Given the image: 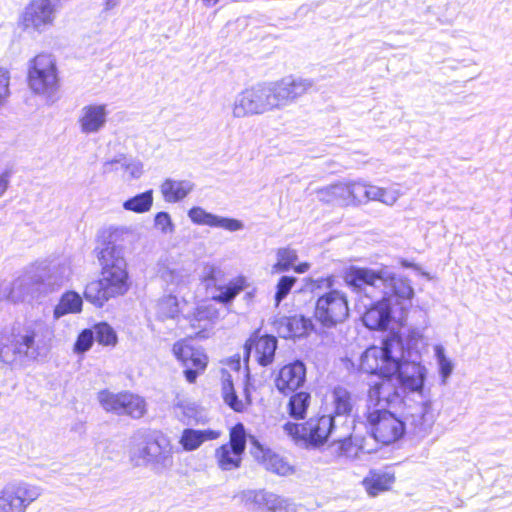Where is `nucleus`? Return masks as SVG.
Here are the masks:
<instances>
[{
    "mask_svg": "<svg viewBox=\"0 0 512 512\" xmlns=\"http://www.w3.org/2000/svg\"><path fill=\"white\" fill-rule=\"evenodd\" d=\"M10 83V72L5 67H0V106H2L8 98Z\"/></svg>",
    "mask_w": 512,
    "mask_h": 512,
    "instance_id": "obj_56",
    "label": "nucleus"
},
{
    "mask_svg": "<svg viewBox=\"0 0 512 512\" xmlns=\"http://www.w3.org/2000/svg\"><path fill=\"white\" fill-rule=\"evenodd\" d=\"M200 430L191 428L184 429L180 439V444L185 451H193L201 446L203 438L200 437Z\"/></svg>",
    "mask_w": 512,
    "mask_h": 512,
    "instance_id": "obj_48",
    "label": "nucleus"
},
{
    "mask_svg": "<svg viewBox=\"0 0 512 512\" xmlns=\"http://www.w3.org/2000/svg\"><path fill=\"white\" fill-rule=\"evenodd\" d=\"M245 288V279L238 277L230 281L227 285L216 286L218 294L212 296V300L222 304L232 302L235 297Z\"/></svg>",
    "mask_w": 512,
    "mask_h": 512,
    "instance_id": "obj_35",
    "label": "nucleus"
},
{
    "mask_svg": "<svg viewBox=\"0 0 512 512\" xmlns=\"http://www.w3.org/2000/svg\"><path fill=\"white\" fill-rule=\"evenodd\" d=\"M200 437L203 438V442L207 440H214L217 439L220 436L219 431L207 429V430H200Z\"/></svg>",
    "mask_w": 512,
    "mask_h": 512,
    "instance_id": "obj_58",
    "label": "nucleus"
},
{
    "mask_svg": "<svg viewBox=\"0 0 512 512\" xmlns=\"http://www.w3.org/2000/svg\"><path fill=\"white\" fill-rule=\"evenodd\" d=\"M194 188L187 180L166 179L160 186V191L166 202L176 203L184 199Z\"/></svg>",
    "mask_w": 512,
    "mask_h": 512,
    "instance_id": "obj_26",
    "label": "nucleus"
},
{
    "mask_svg": "<svg viewBox=\"0 0 512 512\" xmlns=\"http://www.w3.org/2000/svg\"><path fill=\"white\" fill-rule=\"evenodd\" d=\"M331 397L334 413L337 417L351 415L355 405V397L350 391L342 386H337L333 389Z\"/></svg>",
    "mask_w": 512,
    "mask_h": 512,
    "instance_id": "obj_27",
    "label": "nucleus"
},
{
    "mask_svg": "<svg viewBox=\"0 0 512 512\" xmlns=\"http://www.w3.org/2000/svg\"><path fill=\"white\" fill-rule=\"evenodd\" d=\"M349 194V206H358L366 203L368 183L354 180L347 182Z\"/></svg>",
    "mask_w": 512,
    "mask_h": 512,
    "instance_id": "obj_44",
    "label": "nucleus"
},
{
    "mask_svg": "<svg viewBox=\"0 0 512 512\" xmlns=\"http://www.w3.org/2000/svg\"><path fill=\"white\" fill-rule=\"evenodd\" d=\"M162 279L168 284L179 286L186 282V276L180 271L176 269H165L161 273Z\"/></svg>",
    "mask_w": 512,
    "mask_h": 512,
    "instance_id": "obj_55",
    "label": "nucleus"
},
{
    "mask_svg": "<svg viewBox=\"0 0 512 512\" xmlns=\"http://www.w3.org/2000/svg\"><path fill=\"white\" fill-rule=\"evenodd\" d=\"M367 427L374 439L389 445L400 439L405 432V423L388 409L369 406L365 413Z\"/></svg>",
    "mask_w": 512,
    "mask_h": 512,
    "instance_id": "obj_9",
    "label": "nucleus"
},
{
    "mask_svg": "<svg viewBox=\"0 0 512 512\" xmlns=\"http://www.w3.org/2000/svg\"><path fill=\"white\" fill-rule=\"evenodd\" d=\"M120 3V0H105L104 2V11H109L117 7Z\"/></svg>",
    "mask_w": 512,
    "mask_h": 512,
    "instance_id": "obj_59",
    "label": "nucleus"
},
{
    "mask_svg": "<svg viewBox=\"0 0 512 512\" xmlns=\"http://www.w3.org/2000/svg\"><path fill=\"white\" fill-rule=\"evenodd\" d=\"M154 225L163 234L173 233L175 228L172 219L167 212H158L154 218Z\"/></svg>",
    "mask_w": 512,
    "mask_h": 512,
    "instance_id": "obj_54",
    "label": "nucleus"
},
{
    "mask_svg": "<svg viewBox=\"0 0 512 512\" xmlns=\"http://www.w3.org/2000/svg\"><path fill=\"white\" fill-rule=\"evenodd\" d=\"M28 85L36 94L52 95L58 87L55 60L50 54H38L29 62Z\"/></svg>",
    "mask_w": 512,
    "mask_h": 512,
    "instance_id": "obj_11",
    "label": "nucleus"
},
{
    "mask_svg": "<svg viewBox=\"0 0 512 512\" xmlns=\"http://www.w3.org/2000/svg\"><path fill=\"white\" fill-rule=\"evenodd\" d=\"M245 401L240 400L234 390L231 375L227 374L222 379V395L225 403L236 412H242L246 405L251 403L248 387L244 388Z\"/></svg>",
    "mask_w": 512,
    "mask_h": 512,
    "instance_id": "obj_28",
    "label": "nucleus"
},
{
    "mask_svg": "<svg viewBox=\"0 0 512 512\" xmlns=\"http://www.w3.org/2000/svg\"><path fill=\"white\" fill-rule=\"evenodd\" d=\"M97 398L105 411L112 412L117 415H123V405L125 404L126 392L113 393L109 390H102L98 393Z\"/></svg>",
    "mask_w": 512,
    "mask_h": 512,
    "instance_id": "obj_33",
    "label": "nucleus"
},
{
    "mask_svg": "<svg viewBox=\"0 0 512 512\" xmlns=\"http://www.w3.org/2000/svg\"><path fill=\"white\" fill-rule=\"evenodd\" d=\"M72 275L71 261L64 259L49 269L47 284L51 287H59L66 283Z\"/></svg>",
    "mask_w": 512,
    "mask_h": 512,
    "instance_id": "obj_34",
    "label": "nucleus"
},
{
    "mask_svg": "<svg viewBox=\"0 0 512 512\" xmlns=\"http://www.w3.org/2000/svg\"><path fill=\"white\" fill-rule=\"evenodd\" d=\"M36 332L27 329L25 333L19 335L15 342V353L30 360H35L40 355L39 345L36 341Z\"/></svg>",
    "mask_w": 512,
    "mask_h": 512,
    "instance_id": "obj_29",
    "label": "nucleus"
},
{
    "mask_svg": "<svg viewBox=\"0 0 512 512\" xmlns=\"http://www.w3.org/2000/svg\"><path fill=\"white\" fill-rule=\"evenodd\" d=\"M394 376H382L379 380L370 384L367 399L369 406L388 409V407L399 399V393L395 387Z\"/></svg>",
    "mask_w": 512,
    "mask_h": 512,
    "instance_id": "obj_18",
    "label": "nucleus"
},
{
    "mask_svg": "<svg viewBox=\"0 0 512 512\" xmlns=\"http://www.w3.org/2000/svg\"><path fill=\"white\" fill-rule=\"evenodd\" d=\"M283 429L292 438L302 439L313 447L325 444L331 437L333 441L341 443V450L347 455L351 429L345 423L337 424L335 416L331 414L312 417L301 425L287 422Z\"/></svg>",
    "mask_w": 512,
    "mask_h": 512,
    "instance_id": "obj_3",
    "label": "nucleus"
},
{
    "mask_svg": "<svg viewBox=\"0 0 512 512\" xmlns=\"http://www.w3.org/2000/svg\"><path fill=\"white\" fill-rule=\"evenodd\" d=\"M275 111L281 110L299 97L304 95L313 86L308 79L285 77L280 81L268 83Z\"/></svg>",
    "mask_w": 512,
    "mask_h": 512,
    "instance_id": "obj_14",
    "label": "nucleus"
},
{
    "mask_svg": "<svg viewBox=\"0 0 512 512\" xmlns=\"http://www.w3.org/2000/svg\"><path fill=\"white\" fill-rule=\"evenodd\" d=\"M104 172L124 170L131 178L138 179L143 173V164L139 160L128 159L124 156L107 161L103 165Z\"/></svg>",
    "mask_w": 512,
    "mask_h": 512,
    "instance_id": "obj_31",
    "label": "nucleus"
},
{
    "mask_svg": "<svg viewBox=\"0 0 512 512\" xmlns=\"http://www.w3.org/2000/svg\"><path fill=\"white\" fill-rule=\"evenodd\" d=\"M277 349V339L274 336H261L256 340L250 339L245 344V351L249 358L252 354L255 360L262 366L271 364Z\"/></svg>",
    "mask_w": 512,
    "mask_h": 512,
    "instance_id": "obj_22",
    "label": "nucleus"
},
{
    "mask_svg": "<svg viewBox=\"0 0 512 512\" xmlns=\"http://www.w3.org/2000/svg\"><path fill=\"white\" fill-rule=\"evenodd\" d=\"M246 449V433L243 424L238 423L230 430L229 443L215 450L214 458L222 471L236 470L241 466L242 455Z\"/></svg>",
    "mask_w": 512,
    "mask_h": 512,
    "instance_id": "obj_12",
    "label": "nucleus"
},
{
    "mask_svg": "<svg viewBox=\"0 0 512 512\" xmlns=\"http://www.w3.org/2000/svg\"><path fill=\"white\" fill-rule=\"evenodd\" d=\"M276 256L277 262L272 266V272L274 273L289 271L298 259L296 250L289 247L279 248Z\"/></svg>",
    "mask_w": 512,
    "mask_h": 512,
    "instance_id": "obj_42",
    "label": "nucleus"
},
{
    "mask_svg": "<svg viewBox=\"0 0 512 512\" xmlns=\"http://www.w3.org/2000/svg\"><path fill=\"white\" fill-rule=\"evenodd\" d=\"M313 330L312 320L302 315L283 317L277 321V332L285 339L304 337Z\"/></svg>",
    "mask_w": 512,
    "mask_h": 512,
    "instance_id": "obj_23",
    "label": "nucleus"
},
{
    "mask_svg": "<svg viewBox=\"0 0 512 512\" xmlns=\"http://www.w3.org/2000/svg\"><path fill=\"white\" fill-rule=\"evenodd\" d=\"M153 205V191L147 190L123 202V208L135 213L148 212Z\"/></svg>",
    "mask_w": 512,
    "mask_h": 512,
    "instance_id": "obj_39",
    "label": "nucleus"
},
{
    "mask_svg": "<svg viewBox=\"0 0 512 512\" xmlns=\"http://www.w3.org/2000/svg\"><path fill=\"white\" fill-rule=\"evenodd\" d=\"M94 340H95L94 333L91 329L83 330L79 334V336L76 340V343L74 345L75 352L84 353V352L88 351L91 348Z\"/></svg>",
    "mask_w": 512,
    "mask_h": 512,
    "instance_id": "obj_53",
    "label": "nucleus"
},
{
    "mask_svg": "<svg viewBox=\"0 0 512 512\" xmlns=\"http://www.w3.org/2000/svg\"><path fill=\"white\" fill-rule=\"evenodd\" d=\"M174 413L184 423L196 419L198 415V406L196 403L178 399L174 404Z\"/></svg>",
    "mask_w": 512,
    "mask_h": 512,
    "instance_id": "obj_46",
    "label": "nucleus"
},
{
    "mask_svg": "<svg viewBox=\"0 0 512 512\" xmlns=\"http://www.w3.org/2000/svg\"><path fill=\"white\" fill-rule=\"evenodd\" d=\"M188 217L196 225H205L213 228L216 215L207 212L200 206H195L188 211Z\"/></svg>",
    "mask_w": 512,
    "mask_h": 512,
    "instance_id": "obj_47",
    "label": "nucleus"
},
{
    "mask_svg": "<svg viewBox=\"0 0 512 512\" xmlns=\"http://www.w3.org/2000/svg\"><path fill=\"white\" fill-rule=\"evenodd\" d=\"M401 193L396 189L381 188L372 184H368L366 203L368 201H379L386 205L392 206L399 199Z\"/></svg>",
    "mask_w": 512,
    "mask_h": 512,
    "instance_id": "obj_38",
    "label": "nucleus"
},
{
    "mask_svg": "<svg viewBox=\"0 0 512 512\" xmlns=\"http://www.w3.org/2000/svg\"><path fill=\"white\" fill-rule=\"evenodd\" d=\"M432 402L429 399L422 400L414 406H409L405 413V426L408 425L418 437L428 435L436 421Z\"/></svg>",
    "mask_w": 512,
    "mask_h": 512,
    "instance_id": "obj_17",
    "label": "nucleus"
},
{
    "mask_svg": "<svg viewBox=\"0 0 512 512\" xmlns=\"http://www.w3.org/2000/svg\"><path fill=\"white\" fill-rule=\"evenodd\" d=\"M382 298L374 303L364 304L368 307L364 313L362 320L366 327L371 330H383L386 329L391 321L392 307L399 306L400 310L404 311L406 308H402L400 303H397L395 295H384L381 294Z\"/></svg>",
    "mask_w": 512,
    "mask_h": 512,
    "instance_id": "obj_15",
    "label": "nucleus"
},
{
    "mask_svg": "<svg viewBox=\"0 0 512 512\" xmlns=\"http://www.w3.org/2000/svg\"><path fill=\"white\" fill-rule=\"evenodd\" d=\"M346 286L359 298L372 299L377 294L395 295L402 308L411 306L414 290L410 282L396 277L387 268L373 269L351 265L343 270Z\"/></svg>",
    "mask_w": 512,
    "mask_h": 512,
    "instance_id": "obj_2",
    "label": "nucleus"
},
{
    "mask_svg": "<svg viewBox=\"0 0 512 512\" xmlns=\"http://www.w3.org/2000/svg\"><path fill=\"white\" fill-rule=\"evenodd\" d=\"M95 340L105 346H114L117 343V335L114 329L107 323H98L93 327Z\"/></svg>",
    "mask_w": 512,
    "mask_h": 512,
    "instance_id": "obj_45",
    "label": "nucleus"
},
{
    "mask_svg": "<svg viewBox=\"0 0 512 512\" xmlns=\"http://www.w3.org/2000/svg\"><path fill=\"white\" fill-rule=\"evenodd\" d=\"M219 317V311L213 303H202L197 306L193 313L192 326L206 329Z\"/></svg>",
    "mask_w": 512,
    "mask_h": 512,
    "instance_id": "obj_32",
    "label": "nucleus"
},
{
    "mask_svg": "<svg viewBox=\"0 0 512 512\" xmlns=\"http://www.w3.org/2000/svg\"><path fill=\"white\" fill-rule=\"evenodd\" d=\"M435 356L439 365V372L442 382L445 384L448 377L452 374L453 364L445 355V349L442 345H436L434 348Z\"/></svg>",
    "mask_w": 512,
    "mask_h": 512,
    "instance_id": "obj_49",
    "label": "nucleus"
},
{
    "mask_svg": "<svg viewBox=\"0 0 512 512\" xmlns=\"http://www.w3.org/2000/svg\"><path fill=\"white\" fill-rule=\"evenodd\" d=\"M97 258L101 266V277L86 285L84 297L101 308L110 299L125 295L130 282L123 247L108 241L97 251Z\"/></svg>",
    "mask_w": 512,
    "mask_h": 512,
    "instance_id": "obj_1",
    "label": "nucleus"
},
{
    "mask_svg": "<svg viewBox=\"0 0 512 512\" xmlns=\"http://www.w3.org/2000/svg\"><path fill=\"white\" fill-rule=\"evenodd\" d=\"M275 111L268 83L257 84L238 93L232 103V116L246 118Z\"/></svg>",
    "mask_w": 512,
    "mask_h": 512,
    "instance_id": "obj_8",
    "label": "nucleus"
},
{
    "mask_svg": "<svg viewBox=\"0 0 512 512\" xmlns=\"http://www.w3.org/2000/svg\"><path fill=\"white\" fill-rule=\"evenodd\" d=\"M213 228H222L229 232H236L242 230L244 228V224L238 219L216 215Z\"/></svg>",
    "mask_w": 512,
    "mask_h": 512,
    "instance_id": "obj_51",
    "label": "nucleus"
},
{
    "mask_svg": "<svg viewBox=\"0 0 512 512\" xmlns=\"http://www.w3.org/2000/svg\"><path fill=\"white\" fill-rule=\"evenodd\" d=\"M266 496L267 491L264 490H244L234 498L248 510H262L265 509Z\"/></svg>",
    "mask_w": 512,
    "mask_h": 512,
    "instance_id": "obj_37",
    "label": "nucleus"
},
{
    "mask_svg": "<svg viewBox=\"0 0 512 512\" xmlns=\"http://www.w3.org/2000/svg\"><path fill=\"white\" fill-rule=\"evenodd\" d=\"M179 311L177 297L171 294L160 298L155 305L156 317L161 321L175 319Z\"/></svg>",
    "mask_w": 512,
    "mask_h": 512,
    "instance_id": "obj_36",
    "label": "nucleus"
},
{
    "mask_svg": "<svg viewBox=\"0 0 512 512\" xmlns=\"http://www.w3.org/2000/svg\"><path fill=\"white\" fill-rule=\"evenodd\" d=\"M394 475L380 470H371L362 480V485L369 496H377L387 491L394 483Z\"/></svg>",
    "mask_w": 512,
    "mask_h": 512,
    "instance_id": "obj_25",
    "label": "nucleus"
},
{
    "mask_svg": "<svg viewBox=\"0 0 512 512\" xmlns=\"http://www.w3.org/2000/svg\"><path fill=\"white\" fill-rule=\"evenodd\" d=\"M130 460L136 467H150L155 473H163L173 466L171 441L160 431L145 433L143 445L131 450Z\"/></svg>",
    "mask_w": 512,
    "mask_h": 512,
    "instance_id": "obj_4",
    "label": "nucleus"
},
{
    "mask_svg": "<svg viewBox=\"0 0 512 512\" xmlns=\"http://www.w3.org/2000/svg\"><path fill=\"white\" fill-rule=\"evenodd\" d=\"M205 7H213L215 6L219 0H201Z\"/></svg>",
    "mask_w": 512,
    "mask_h": 512,
    "instance_id": "obj_61",
    "label": "nucleus"
},
{
    "mask_svg": "<svg viewBox=\"0 0 512 512\" xmlns=\"http://www.w3.org/2000/svg\"><path fill=\"white\" fill-rule=\"evenodd\" d=\"M83 305L82 297L75 291L65 292L59 303L54 308V318L59 319L66 314H76L81 312Z\"/></svg>",
    "mask_w": 512,
    "mask_h": 512,
    "instance_id": "obj_30",
    "label": "nucleus"
},
{
    "mask_svg": "<svg viewBox=\"0 0 512 512\" xmlns=\"http://www.w3.org/2000/svg\"><path fill=\"white\" fill-rule=\"evenodd\" d=\"M306 379L305 365L300 361L283 366L276 379L275 386L280 393L288 395L300 388Z\"/></svg>",
    "mask_w": 512,
    "mask_h": 512,
    "instance_id": "obj_20",
    "label": "nucleus"
},
{
    "mask_svg": "<svg viewBox=\"0 0 512 512\" xmlns=\"http://www.w3.org/2000/svg\"><path fill=\"white\" fill-rule=\"evenodd\" d=\"M319 201L326 204L349 206V194L347 182H338L316 191Z\"/></svg>",
    "mask_w": 512,
    "mask_h": 512,
    "instance_id": "obj_24",
    "label": "nucleus"
},
{
    "mask_svg": "<svg viewBox=\"0 0 512 512\" xmlns=\"http://www.w3.org/2000/svg\"><path fill=\"white\" fill-rule=\"evenodd\" d=\"M108 111L105 104H89L82 107L78 118L80 131L83 134H96L107 123Z\"/></svg>",
    "mask_w": 512,
    "mask_h": 512,
    "instance_id": "obj_21",
    "label": "nucleus"
},
{
    "mask_svg": "<svg viewBox=\"0 0 512 512\" xmlns=\"http://www.w3.org/2000/svg\"><path fill=\"white\" fill-rule=\"evenodd\" d=\"M265 509L269 512H296V504L289 498L267 492Z\"/></svg>",
    "mask_w": 512,
    "mask_h": 512,
    "instance_id": "obj_43",
    "label": "nucleus"
},
{
    "mask_svg": "<svg viewBox=\"0 0 512 512\" xmlns=\"http://www.w3.org/2000/svg\"><path fill=\"white\" fill-rule=\"evenodd\" d=\"M252 456L260 462L267 471L279 476H290L295 473V468L280 455L263 446L255 438H251Z\"/></svg>",
    "mask_w": 512,
    "mask_h": 512,
    "instance_id": "obj_19",
    "label": "nucleus"
},
{
    "mask_svg": "<svg viewBox=\"0 0 512 512\" xmlns=\"http://www.w3.org/2000/svg\"><path fill=\"white\" fill-rule=\"evenodd\" d=\"M319 288L328 289L318 297L315 305L314 317L326 328H333L343 323L349 316V308L346 294L334 288V277L321 278Z\"/></svg>",
    "mask_w": 512,
    "mask_h": 512,
    "instance_id": "obj_6",
    "label": "nucleus"
},
{
    "mask_svg": "<svg viewBox=\"0 0 512 512\" xmlns=\"http://www.w3.org/2000/svg\"><path fill=\"white\" fill-rule=\"evenodd\" d=\"M403 357V340L398 334H391L383 340L381 348L370 347L361 356L360 369L379 377L393 376L397 360Z\"/></svg>",
    "mask_w": 512,
    "mask_h": 512,
    "instance_id": "obj_5",
    "label": "nucleus"
},
{
    "mask_svg": "<svg viewBox=\"0 0 512 512\" xmlns=\"http://www.w3.org/2000/svg\"><path fill=\"white\" fill-rule=\"evenodd\" d=\"M310 394L298 392L294 394L288 403L289 415L294 419H303L310 404Z\"/></svg>",
    "mask_w": 512,
    "mask_h": 512,
    "instance_id": "obj_40",
    "label": "nucleus"
},
{
    "mask_svg": "<svg viewBox=\"0 0 512 512\" xmlns=\"http://www.w3.org/2000/svg\"><path fill=\"white\" fill-rule=\"evenodd\" d=\"M296 282V278L292 276H282L276 286V293H275V303L276 306H278L283 299L286 298V296L291 291L292 287L294 286Z\"/></svg>",
    "mask_w": 512,
    "mask_h": 512,
    "instance_id": "obj_50",
    "label": "nucleus"
},
{
    "mask_svg": "<svg viewBox=\"0 0 512 512\" xmlns=\"http://www.w3.org/2000/svg\"><path fill=\"white\" fill-rule=\"evenodd\" d=\"M123 415H128L134 419L144 416L147 411V405L144 398L133 393L126 392L125 404L123 405Z\"/></svg>",
    "mask_w": 512,
    "mask_h": 512,
    "instance_id": "obj_41",
    "label": "nucleus"
},
{
    "mask_svg": "<svg viewBox=\"0 0 512 512\" xmlns=\"http://www.w3.org/2000/svg\"><path fill=\"white\" fill-rule=\"evenodd\" d=\"M222 276V271L214 265H206L203 269L201 279L206 288L216 287V283Z\"/></svg>",
    "mask_w": 512,
    "mask_h": 512,
    "instance_id": "obj_52",
    "label": "nucleus"
},
{
    "mask_svg": "<svg viewBox=\"0 0 512 512\" xmlns=\"http://www.w3.org/2000/svg\"><path fill=\"white\" fill-rule=\"evenodd\" d=\"M310 265L308 263H301L299 265H294L292 268L296 273L302 274L305 273L309 269Z\"/></svg>",
    "mask_w": 512,
    "mask_h": 512,
    "instance_id": "obj_60",
    "label": "nucleus"
},
{
    "mask_svg": "<svg viewBox=\"0 0 512 512\" xmlns=\"http://www.w3.org/2000/svg\"><path fill=\"white\" fill-rule=\"evenodd\" d=\"M173 353L185 367L184 375L189 383H194L197 376L206 369L208 358L199 348L178 341L173 345Z\"/></svg>",
    "mask_w": 512,
    "mask_h": 512,
    "instance_id": "obj_16",
    "label": "nucleus"
},
{
    "mask_svg": "<svg viewBox=\"0 0 512 512\" xmlns=\"http://www.w3.org/2000/svg\"><path fill=\"white\" fill-rule=\"evenodd\" d=\"M61 0H32L23 13L26 28L42 33L54 25Z\"/></svg>",
    "mask_w": 512,
    "mask_h": 512,
    "instance_id": "obj_13",
    "label": "nucleus"
},
{
    "mask_svg": "<svg viewBox=\"0 0 512 512\" xmlns=\"http://www.w3.org/2000/svg\"><path fill=\"white\" fill-rule=\"evenodd\" d=\"M419 352L411 346L403 344V357L397 360V368L394 373L396 382L406 392H415L422 396L427 369L420 362Z\"/></svg>",
    "mask_w": 512,
    "mask_h": 512,
    "instance_id": "obj_7",
    "label": "nucleus"
},
{
    "mask_svg": "<svg viewBox=\"0 0 512 512\" xmlns=\"http://www.w3.org/2000/svg\"><path fill=\"white\" fill-rule=\"evenodd\" d=\"M11 178V171L5 170L0 174V197L6 192Z\"/></svg>",
    "mask_w": 512,
    "mask_h": 512,
    "instance_id": "obj_57",
    "label": "nucleus"
},
{
    "mask_svg": "<svg viewBox=\"0 0 512 512\" xmlns=\"http://www.w3.org/2000/svg\"><path fill=\"white\" fill-rule=\"evenodd\" d=\"M42 491L40 486L24 480L9 482L0 490V512H26Z\"/></svg>",
    "mask_w": 512,
    "mask_h": 512,
    "instance_id": "obj_10",
    "label": "nucleus"
}]
</instances>
